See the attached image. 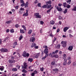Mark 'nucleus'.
<instances>
[{
    "label": "nucleus",
    "instance_id": "obj_8",
    "mask_svg": "<svg viewBox=\"0 0 76 76\" xmlns=\"http://www.w3.org/2000/svg\"><path fill=\"white\" fill-rule=\"evenodd\" d=\"M23 68L24 69H26L27 67V64L26 63H24L23 64Z\"/></svg>",
    "mask_w": 76,
    "mask_h": 76
},
{
    "label": "nucleus",
    "instance_id": "obj_58",
    "mask_svg": "<svg viewBox=\"0 0 76 76\" xmlns=\"http://www.w3.org/2000/svg\"><path fill=\"white\" fill-rule=\"evenodd\" d=\"M51 11V9H49L47 11V13H49Z\"/></svg>",
    "mask_w": 76,
    "mask_h": 76
},
{
    "label": "nucleus",
    "instance_id": "obj_37",
    "mask_svg": "<svg viewBox=\"0 0 76 76\" xmlns=\"http://www.w3.org/2000/svg\"><path fill=\"white\" fill-rule=\"evenodd\" d=\"M22 72H23V73H26L27 72V71L25 69H23L22 70Z\"/></svg>",
    "mask_w": 76,
    "mask_h": 76
},
{
    "label": "nucleus",
    "instance_id": "obj_57",
    "mask_svg": "<svg viewBox=\"0 0 76 76\" xmlns=\"http://www.w3.org/2000/svg\"><path fill=\"white\" fill-rule=\"evenodd\" d=\"M31 76H35V73H32L31 75Z\"/></svg>",
    "mask_w": 76,
    "mask_h": 76
},
{
    "label": "nucleus",
    "instance_id": "obj_3",
    "mask_svg": "<svg viewBox=\"0 0 76 76\" xmlns=\"http://www.w3.org/2000/svg\"><path fill=\"white\" fill-rule=\"evenodd\" d=\"M63 59H64V62L63 63V64L64 66H65L67 64V58H63Z\"/></svg>",
    "mask_w": 76,
    "mask_h": 76
},
{
    "label": "nucleus",
    "instance_id": "obj_51",
    "mask_svg": "<svg viewBox=\"0 0 76 76\" xmlns=\"http://www.w3.org/2000/svg\"><path fill=\"white\" fill-rule=\"evenodd\" d=\"M48 9H50V7H51V5H48Z\"/></svg>",
    "mask_w": 76,
    "mask_h": 76
},
{
    "label": "nucleus",
    "instance_id": "obj_33",
    "mask_svg": "<svg viewBox=\"0 0 76 76\" xmlns=\"http://www.w3.org/2000/svg\"><path fill=\"white\" fill-rule=\"evenodd\" d=\"M60 45H58L57 46V48L59 49V48H60Z\"/></svg>",
    "mask_w": 76,
    "mask_h": 76
},
{
    "label": "nucleus",
    "instance_id": "obj_56",
    "mask_svg": "<svg viewBox=\"0 0 76 76\" xmlns=\"http://www.w3.org/2000/svg\"><path fill=\"white\" fill-rule=\"evenodd\" d=\"M58 6H59V7H61V6H62V4H58Z\"/></svg>",
    "mask_w": 76,
    "mask_h": 76
},
{
    "label": "nucleus",
    "instance_id": "obj_43",
    "mask_svg": "<svg viewBox=\"0 0 76 76\" xmlns=\"http://www.w3.org/2000/svg\"><path fill=\"white\" fill-rule=\"evenodd\" d=\"M54 57L55 58H58V56L57 55H55L54 56Z\"/></svg>",
    "mask_w": 76,
    "mask_h": 76
},
{
    "label": "nucleus",
    "instance_id": "obj_9",
    "mask_svg": "<svg viewBox=\"0 0 76 76\" xmlns=\"http://www.w3.org/2000/svg\"><path fill=\"white\" fill-rule=\"evenodd\" d=\"M56 9H57L58 11H60L62 10L61 7H59L58 6H57L56 7Z\"/></svg>",
    "mask_w": 76,
    "mask_h": 76
},
{
    "label": "nucleus",
    "instance_id": "obj_39",
    "mask_svg": "<svg viewBox=\"0 0 76 76\" xmlns=\"http://www.w3.org/2000/svg\"><path fill=\"white\" fill-rule=\"evenodd\" d=\"M63 56L65 58H66L67 57V56H66V54H64L63 55Z\"/></svg>",
    "mask_w": 76,
    "mask_h": 76
},
{
    "label": "nucleus",
    "instance_id": "obj_28",
    "mask_svg": "<svg viewBox=\"0 0 76 76\" xmlns=\"http://www.w3.org/2000/svg\"><path fill=\"white\" fill-rule=\"evenodd\" d=\"M22 27H23V29H24V30H25V31H26V27H25V26L24 25L22 26Z\"/></svg>",
    "mask_w": 76,
    "mask_h": 76
},
{
    "label": "nucleus",
    "instance_id": "obj_21",
    "mask_svg": "<svg viewBox=\"0 0 76 76\" xmlns=\"http://www.w3.org/2000/svg\"><path fill=\"white\" fill-rule=\"evenodd\" d=\"M46 4H51V1H47L46 3Z\"/></svg>",
    "mask_w": 76,
    "mask_h": 76
},
{
    "label": "nucleus",
    "instance_id": "obj_35",
    "mask_svg": "<svg viewBox=\"0 0 76 76\" xmlns=\"http://www.w3.org/2000/svg\"><path fill=\"white\" fill-rule=\"evenodd\" d=\"M70 2H71V0H69L67 1V2L69 3V4H70Z\"/></svg>",
    "mask_w": 76,
    "mask_h": 76
},
{
    "label": "nucleus",
    "instance_id": "obj_32",
    "mask_svg": "<svg viewBox=\"0 0 76 76\" xmlns=\"http://www.w3.org/2000/svg\"><path fill=\"white\" fill-rule=\"evenodd\" d=\"M19 13L20 14H23V12L22 11L20 10Z\"/></svg>",
    "mask_w": 76,
    "mask_h": 76
},
{
    "label": "nucleus",
    "instance_id": "obj_2",
    "mask_svg": "<svg viewBox=\"0 0 76 76\" xmlns=\"http://www.w3.org/2000/svg\"><path fill=\"white\" fill-rule=\"evenodd\" d=\"M39 13H37L35 14L34 16H35L36 18H41V16L39 15Z\"/></svg>",
    "mask_w": 76,
    "mask_h": 76
},
{
    "label": "nucleus",
    "instance_id": "obj_29",
    "mask_svg": "<svg viewBox=\"0 0 76 76\" xmlns=\"http://www.w3.org/2000/svg\"><path fill=\"white\" fill-rule=\"evenodd\" d=\"M22 38H23V36H22V35H21L19 37V40L20 41V40H21V39H22Z\"/></svg>",
    "mask_w": 76,
    "mask_h": 76
},
{
    "label": "nucleus",
    "instance_id": "obj_12",
    "mask_svg": "<svg viewBox=\"0 0 76 76\" xmlns=\"http://www.w3.org/2000/svg\"><path fill=\"white\" fill-rule=\"evenodd\" d=\"M67 5V3H66V2H64L63 3V4H62V6H64V7H66Z\"/></svg>",
    "mask_w": 76,
    "mask_h": 76
},
{
    "label": "nucleus",
    "instance_id": "obj_34",
    "mask_svg": "<svg viewBox=\"0 0 76 76\" xmlns=\"http://www.w3.org/2000/svg\"><path fill=\"white\" fill-rule=\"evenodd\" d=\"M73 65L74 66H76V61L73 62Z\"/></svg>",
    "mask_w": 76,
    "mask_h": 76
},
{
    "label": "nucleus",
    "instance_id": "obj_60",
    "mask_svg": "<svg viewBox=\"0 0 76 76\" xmlns=\"http://www.w3.org/2000/svg\"><path fill=\"white\" fill-rule=\"evenodd\" d=\"M68 32L69 34H71V33H72V30H69Z\"/></svg>",
    "mask_w": 76,
    "mask_h": 76
},
{
    "label": "nucleus",
    "instance_id": "obj_45",
    "mask_svg": "<svg viewBox=\"0 0 76 76\" xmlns=\"http://www.w3.org/2000/svg\"><path fill=\"white\" fill-rule=\"evenodd\" d=\"M43 48H48V47H47L46 45H45V46H43Z\"/></svg>",
    "mask_w": 76,
    "mask_h": 76
},
{
    "label": "nucleus",
    "instance_id": "obj_48",
    "mask_svg": "<svg viewBox=\"0 0 76 76\" xmlns=\"http://www.w3.org/2000/svg\"><path fill=\"white\" fill-rule=\"evenodd\" d=\"M25 3H23L22 4H21V6L23 7V6H25Z\"/></svg>",
    "mask_w": 76,
    "mask_h": 76
},
{
    "label": "nucleus",
    "instance_id": "obj_19",
    "mask_svg": "<svg viewBox=\"0 0 76 76\" xmlns=\"http://www.w3.org/2000/svg\"><path fill=\"white\" fill-rule=\"evenodd\" d=\"M12 70L13 71V72H16V71L18 70V69H17V68H12Z\"/></svg>",
    "mask_w": 76,
    "mask_h": 76
},
{
    "label": "nucleus",
    "instance_id": "obj_7",
    "mask_svg": "<svg viewBox=\"0 0 76 76\" xmlns=\"http://www.w3.org/2000/svg\"><path fill=\"white\" fill-rule=\"evenodd\" d=\"M48 48H45L44 50V53H45V54H47L48 53Z\"/></svg>",
    "mask_w": 76,
    "mask_h": 76
},
{
    "label": "nucleus",
    "instance_id": "obj_53",
    "mask_svg": "<svg viewBox=\"0 0 76 76\" xmlns=\"http://www.w3.org/2000/svg\"><path fill=\"white\" fill-rule=\"evenodd\" d=\"M14 45L15 46H16V45H17V42H15L14 43Z\"/></svg>",
    "mask_w": 76,
    "mask_h": 76
},
{
    "label": "nucleus",
    "instance_id": "obj_18",
    "mask_svg": "<svg viewBox=\"0 0 76 76\" xmlns=\"http://www.w3.org/2000/svg\"><path fill=\"white\" fill-rule=\"evenodd\" d=\"M55 22H54V21L53 20H51L50 22V24H51V25H54V23Z\"/></svg>",
    "mask_w": 76,
    "mask_h": 76
},
{
    "label": "nucleus",
    "instance_id": "obj_30",
    "mask_svg": "<svg viewBox=\"0 0 76 76\" xmlns=\"http://www.w3.org/2000/svg\"><path fill=\"white\" fill-rule=\"evenodd\" d=\"M53 71L57 72V71H58V69H53Z\"/></svg>",
    "mask_w": 76,
    "mask_h": 76
},
{
    "label": "nucleus",
    "instance_id": "obj_26",
    "mask_svg": "<svg viewBox=\"0 0 76 76\" xmlns=\"http://www.w3.org/2000/svg\"><path fill=\"white\" fill-rule=\"evenodd\" d=\"M67 12V8H66L65 10L64 11V14L66 13Z\"/></svg>",
    "mask_w": 76,
    "mask_h": 76
},
{
    "label": "nucleus",
    "instance_id": "obj_49",
    "mask_svg": "<svg viewBox=\"0 0 76 76\" xmlns=\"http://www.w3.org/2000/svg\"><path fill=\"white\" fill-rule=\"evenodd\" d=\"M11 23V21H8L6 22V23L7 24H9V23Z\"/></svg>",
    "mask_w": 76,
    "mask_h": 76
},
{
    "label": "nucleus",
    "instance_id": "obj_46",
    "mask_svg": "<svg viewBox=\"0 0 76 76\" xmlns=\"http://www.w3.org/2000/svg\"><path fill=\"white\" fill-rule=\"evenodd\" d=\"M20 2L21 3H24V1H23V0H20Z\"/></svg>",
    "mask_w": 76,
    "mask_h": 76
},
{
    "label": "nucleus",
    "instance_id": "obj_63",
    "mask_svg": "<svg viewBox=\"0 0 76 76\" xmlns=\"http://www.w3.org/2000/svg\"><path fill=\"white\" fill-rule=\"evenodd\" d=\"M18 7H19V6H17L15 7V8L16 9H18Z\"/></svg>",
    "mask_w": 76,
    "mask_h": 76
},
{
    "label": "nucleus",
    "instance_id": "obj_6",
    "mask_svg": "<svg viewBox=\"0 0 76 76\" xmlns=\"http://www.w3.org/2000/svg\"><path fill=\"white\" fill-rule=\"evenodd\" d=\"M28 10H26V13H24L23 15V16H28Z\"/></svg>",
    "mask_w": 76,
    "mask_h": 76
},
{
    "label": "nucleus",
    "instance_id": "obj_27",
    "mask_svg": "<svg viewBox=\"0 0 76 76\" xmlns=\"http://www.w3.org/2000/svg\"><path fill=\"white\" fill-rule=\"evenodd\" d=\"M71 63H72V61H69L67 64H68V65H70V64H71Z\"/></svg>",
    "mask_w": 76,
    "mask_h": 76
},
{
    "label": "nucleus",
    "instance_id": "obj_5",
    "mask_svg": "<svg viewBox=\"0 0 76 76\" xmlns=\"http://www.w3.org/2000/svg\"><path fill=\"white\" fill-rule=\"evenodd\" d=\"M35 41V37H31L30 39V42H34Z\"/></svg>",
    "mask_w": 76,
    "mask_h": 76
},
{
    "label": "nucleus",
    "instance_id": "obj_10",
    "mask_svg": "<svg viewBox=\"0 0 76 76\" xmlns=\"http://www.w3.org/2000/svg\"><path fill=\"white\" fill-rule=\"evenodd\" d=\"M69 27H65L64 28V32H66V31H67V29H69Z\"/></svg>",
    "mask_w": 76,
    "mask_h": 76
},
{
    "label": "nucleus",
    "instance_id": "obj_44",
    "mask_svg": "<svg viewBox=\"0 0 76 76\" xmlns=\"http://www.w3.org/2000/svg\"><path fill=\"white\" fill-rule=\"evenodd\" d=\"M24 10L25 9L23 8H21L20 9V10H21V11H24Z\"/></svg>",
    "mask_w": 76,
    "mask_h": 76
},
{
    "label": "nucleus",
    "instance_id": "obj_22",
    "mask_svg": "<svg viewBox=\"0 0 76 76\" xmlns=\"http://www.w3.org/2000/svg\"><path fill=\"white\" fill-rule=\"evenodd\" d=\"M9 62L10 64H12V63H13V61L12 60L10 59V60H9Z\"/></svg>",
    "mask_w": 76,
    "mask_h": 76
},
{
    "label": "nucleus",
    "instance_id": "obj_23",
    "mask_svg": "<svg viewBox=\"0 0 76 76\" xmlns=\"http://www.w3.org/2000/svg\"><path fill=\"white\" fill-rule=\"evenodd\" d=\"M32 32V30H29L28 33V34H31Z\"/></svg>",
    "mask_w": 76,
    "mask_h": 76
},
{
    "label": "nucleus",
    "instance_id": "obj_20",
    "mask_svg": "<svg viewBox=\"0 0 76 76\" xmlns=\"http://www.w3.org/2000/svg\"><path fill=\"white\" fill-rule=\"evenodd\" d=\"M49 56H50V57H54L55 55L53 54L52 53H50L49 54Z\"/></svg>",
    "mask_w": 76,
    "mask_h": 76
},
{
    "label": "nucleus",
    "instance_id": "obj_15",
    "mask_svg": "<svg viewBox=\"0 0 76 76\" xmlns=\"http://www.w3.org/2000/svg\"><path fill=\"white\" fill-rule=\"evenodd\" d=\"M36 45V44H35V43H33L32 44L31 47V48H33V47H35Z\"/></svg>",
    "mask_w": 76,
    "mask_h": 76
},
{
    "label": "nucleus",
    "instance_id": "obj_31",
    "mask_svg": "<svg viewBox=\"0 0 76 76\" xmlns=\"http://www.w3.org/2000/svg\"><path fill=\"white\" fill-rule=\"evenodd\" d=\"M10 31L11 33H13L14 32V29H12L10 30Z\"/></svg>",
    "mask_w": 76,
    "mask_h": 76
},
{
    "label": "nucleus",
    "instance_id": "obj_54",
    "mask_svg": "<svg viewBox=\"0 0 76 76\" xmlns=\"http://www.w3.org/2000/svg\"><path fill=\"white\" fill-rule=\"evenodd\" d=\"M29 56V54L28 53H26V57H28Z\"/></svg>",
    "mask_w": 76,
    "mask_h": 76
},
{
    "label": "nucleus",
    "instance_id": "obj_25",
    "mask_svg": "<svg viewBox=\"0 0 76 76\" xmlns=\"http://www.w3.org/2000/svg\"><path fill=\"white\" fill-rule=\"evenodd\" d=\"M20 33H21L22 34L25 33V31H24V30H22L20 29Z\"/></svg>",
    "mask_w": 76,
    "mask_h": 76
},
{
    "label": "nucleus",
    "instance_id": "obj_61",
    "mask_svg": "<svg viewBox=\"0 0 76 76\" xmlns=\"http://www.w3.org/2000/svg\"><path fill=\"white\" fill-rule=\"evenodd\" d=\"M74 10V11H76V7L74 8L73 10Z\"/></svg>",
    "mask_w": 76,
    "mask_h": 76
},
{
    "label": "nucleus",
    "instance_id": "obj_50",
    "mask_svg": "<svg viewBox=\"0 0 76 76\" xmlns=\"http://www.w3.org/2000/svg\"><path fill=\"white\" fill-rule=\"evenodd\" d=\"M15 27L16 28H18L19 27V24H17L15 25Z\"/></svg>",
    "mask_w": 76,
    "mask_h": 76
},
{
    "label": "nucleus",
    "instance_id": "obj_41",
    "mask_svg": "<svg viewBox=\"0 0 76 76\" xmlns=\"http://www.w3.org/2000/svg\"><path fill=\"white\" fill-rule=\"evenodd\" d=\"M9 39V37H7L4 40V41H6V40H7Z\"/></svg>",
    "mask_w": 76,
    "mask_h": 76
},
{
    "label": "nucleus",
    "instance_id": "obj_40",
    "mask_svg": "<svg viewBox=\"0 0 76 76\" xmlns=\"http://www.w3.org/2000/svg\"><path fill=\"white\" fill-rule=\"evenodd\" d=\"M18 67V69H20V66H19V65H18L16 66V67Z\"/></svg>",
    "mask_w": 76,
    "mask_h": 76
},
{
    "label": "nucleus",
    "instance_id": "obj_4",
    "mask_svg": "<svg viewBox=\"0 0 76 76\" xmlns=\"http://www.w3.org/2000/svg\"><path fill=\"white\" fill-rule=\"evenodd\" d=\"M1 51V52H2L3 53H4L6 52H7L8 51V50L7 49L4 48L3 49V48L1 49L0 50Z\"/></svg>",
    "mask_w": 76,
    "mask_h": 76
},
{
    "label": "nucleus",
    "instance_id": "obj_14",
    "mask_svg": "<svg viewBox=\"0 0 76 76\" xmlns=\"http://www.w3.org/2000/svg\"><path fill=\"white\" fill-rule=\"evenodd\" d=\"M36 45V44H35V43H33L32 44L31 47V48H33V47H35Z\"/></svg>",
    "mask_w": 76,
    "mask_h": 76
},
{
    "label": "nucleus",
    "instance_id": "obj_52",
    "mask_svg": "<svg viewBox=\"0 0 76 76\" xmlns=\"http://www.w3.org/2000/svg\"><path fill=\"white\" fill-rule=\"evenodd\" d=\"M37 6L38 7H41V4L40 3H38Z\"/></svg>",
    "mask_w": 76,
    "mask_h": 76
},
{
    "label": "nucleus",
    "instance_id": "obj_13",
    "mask_svg": "<svg viewBox=\"0 0 76 76\" xmlns=\"http://www.w3.org/2000/svg\"><path fill=\"white\" fill-rule=\"evenodd\" d=\"M28 4H29V3L28 2H26V3H25V4L24 5L25 7H28Z\"/></svg>",
    "mask_w": 76,
    "mask_h": 76
},
{
    "label": "nucleus",
    "instance_id": "obj_17",
    "mask_svg": "<svg viewBox=\"0 0 76 76\" xmlns=\"http://www.w3.org/2000/svg\"><path fill=\"white\" fill-rule=\"evenodd\" d=\"M68 49L70 51H72V49H73V46H69V47Z\"/></svg>",
    "mask_w": 76,
    "mask_h": 76
},
{
    "label": "nucleus",
    "instance_id": "obj_64",
    "mask_svg": "<svg viewBox=\"0 0 76 76\" xmlns=\"http://www.w3.org/2000/svg\"><path fill=\"white\" fill-rule=\"evenodd\" d=\"M22 76H26V74L25 73H23L22 74Z\"/></svg>",
    "mask_w": 76,
    "mask_h": 76
},
{
    "label": "nucleus",
    "instance_id": "obj_11",
    "mask_svg": "<svg viewBox=\"0 0 76 76\" xmlns=\"http://www.w3.org/2000/svg\"><path fill=\"white\" fill-rule=\"evenodd\" d=\"M23 57H26V51L23 52Z\"/></svg>",
    "mask_w": 76,
    "mask_h": 76
},
{
    "label": "nucleus",
    "instance_id": "obj_16",
    "mask_svg": "<svg viewBox=\"0 0 76 76\" xmlns=\"http://www.w3.org/2000/svg\"><path fill=\"white\" fill-rule=\"evenodd\" d=\"M48 4L44 5L42 6V8H47V7H48Z\"/></svg>",
    "mask_w": 76,
    "mask_h": 76
},
{
    "label": "nucleus",
    "instance_id": "obj_55",
    "mask_svg": "<svg viewBox=\"0 0 76 76\" xmlns=\"http://www.w3.org/2000/svg\"><path fill=\"white\" fill-rule=\"evenodd\" d=\"M59 19H63V18L61 16H59L58 18Z\"/></svg>",
    "mask_w": 76,
    "mask_h": 76
},
{
    "label": "nucleus",
    "instance_id": "obj_59",
    "mask_svg": "<svg viewBox=\"0 0 76 76\" xmlns=\"http://www.w3.org/2000/svg\"><path fill=\"white\" fill-rule=\"evenodd\" d=\"M40 23L41 25H43V24H44V22L42 21H41L40 22Z\"/></svg>",
    "mask_w": 76,
    "mask_h": 76
},
{
    "label": "nucleus",
    "instance_id": "obj_62",
    "mask_svg": "<svg viewBox=\"0 0 76 76\" xmlns=\"http://www.w3.org/2000/svg\"><path fill=\"white\" fill-rule=\"evenodd\" d=\"M60 32V29L59 28H58L57 30V32Z\"/></svg>",
    "mask_w": 76,
    "mask_h": 76
},
{
    "label": "nucleus",
    "instance_id": "obj_42",
    "mask_svg": "<svg viewBox=\"0 0 76 76\" xmlns=\"http://www.w3.org/2000/svg\"><path fill=\"white\" fill-rule=\"evenodd\" d=\"M40 70L41 72H43L44 70V68L42 67L40 68Z\"/></svg>",
    "mask_w": 76,
    "mask_h": 76
},
{
    "label": "nucleus",
    "instance_id": "obj_38",
    "mask_svg": "<svg viewBox=\"0 0 76 76\" xmlns=\"http://www.w3.org/2000/svg\"><path fill=\"white\" fill-rule=\"evenodd\" d=\"M67 60H68L69 61H71V60H71V57H68L67 58Z\"/></svg>",
    "mask_w": 76,
    "mask_h": 76
},
{
    "label": "nucleus",
    "instance_id": "obj_24",
    "mask_svg": "<svg viewBox=\"0 0 76 76\" xmlns=\"http://www.w3.org/2000/svg\"><path fill=\"white\" fill-rule=\"evenodd\" d=\"M33 60L32 58H29L28 60V61H30V62H32Z\"/></svg>",
    "mask_w": 76,
    "mask_h": 76
},
{
    "label": "nucleus",
    "instance_id": "obj_1",
    "mask_svg": "<svg viewBox=\"0 0 76 76\" xmlns=\"http://www.w3.org/2000/svg\"><path fill=\"white\" fill-rule=\"evenodd\" d=\"M67 42L66 41H62L61 42V44H63L62 45V47H64V48L66 47L67 45Z\"/></svg>",
    "mask_w": 76,
    "mask_h": 76
},
{
    "label": "nucleus",
    "instance_id": "obj_36",
    "mask_svg": "<svg viewBox=\"0 0 76 76\" xmlns=\"http://www.w3.org/2000/svg\"><path fill=\"white\" fill-rule=\"evenodd\" d=\"M66 7H67L68 9H69L70 7V5H68L66 6Z\"/></svg>",
    "mask_w": 76,
    "mask_h": 76
},
{
    "label": "nucleus",
    "instance_id": "obj_47",
    "mask_svg": "<svg viewBox=\"0 0 76 76\" xmlns=\"http://www.w3.org/2000/svg\"><path fill=\"white\" fill-rule=\"evenodd\" d=\"M51 64L52 65H54L55 64V62L54 61H53L51 63Z\"/></svg>",
    "mask_w": 76,
    "mask_h": 76
}]
</instances>
